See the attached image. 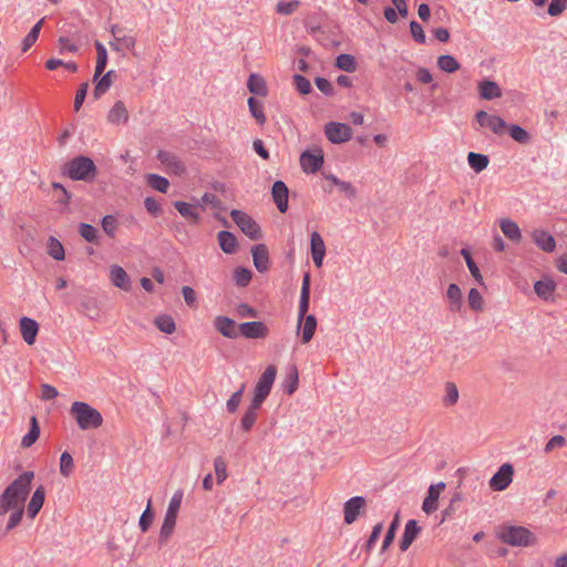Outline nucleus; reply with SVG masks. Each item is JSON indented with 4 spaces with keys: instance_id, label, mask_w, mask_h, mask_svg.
Listing matches in <instances>:
<instances>
[{
    "instance_id": "obj_1",
    "label": "nucleus",
    "mask_w": 567,
    "mask_h": 567,
    "mask_svg": "<svg viewBox=\"0 0 567 567\" xmlns=\"http://www.w3.org/2000/svg\"><path fill=\"white\" fill-rule=\"evenodd\" d=\"M276 367L270 364L259 377L254 388L252 400L240 420V427L244 432H249L255 425L258 416V411L260 410L265 400L270 394L271 388L276 379Z\"/></svg>"
},
{
    "instance_id": "obj_2",
    "label": "nucleus",
    "mask_w": 567,
    "mask_h": 567,
    "mask_svg": "<svg viewBox=\"0 0 567 567\" xmlns=\"http://www.w3.org/2000/svg\"><path fill=\"white\" fill-rule=\"evenodd\" d=\"M33 478V471L23 472L4 488L0 496V516L10 508L24 507Z\"/></svg>"
},
{
    "instance_id": "obj_3",
    "label": "nucleus",
    "mask_w": 567,
    "mask_h": 567,
    "mask_svg": "<svg viewBox=\"0 0 567 567\" xmlns=\"http://www.w3.org/2000/svg\"><path fill=\"white\" fill-rule=\"evenodd\" d=\"M70 414L82 431L95 430L103 424V416L100 411L86 402H73L70 408Z\"/></svg>"
},
{
    "instance_id": "obj_4",
    "label": "nucleus",
    "mask_w": 567,
    "mask_h": 567,
    "mask_svg": "<svg viewBox=\"0 0 567 567\" xmlns=\"http://www.w3.org/2000/svg\"><path fill=\"white\" fill-rule=\"evenodd\" d=\"M62 172L72 181L92 182L97 175V167L90 157L79 155L66 162Z\"/></svg>"
},
{
    "instance_id": "obj_5",
    "label": "nucleus",
    "mask_w": 567,
    "mask_h": 567,
    "mask_svg": "<svg viewBox=\"0 0 567 567\" xmlns=\"http://www.w3.org/2000/svg\"><path fill=\"white\" fill-rule=\"evenodd\" d=\"M497 537L509 546L528 547L536 543V536L524 526L502 525L498 528Z\"/></svg>"
},
{
    "instance_id": "obj_6",
    "label": "nucleus",
    "mask_w": 567,
    "mask_h": 567,
    "mask_svg": "<svg viewBox=\"0 0 567 567\" xmlns=\"http://www.w3.org/2000/svg\"><path fill=\"white\" fill-rule=\"evenodd\" d=\"M183 495V491H176L168 503V507L158 537L159 544L162 545L167 543L168 538L174 532L177 519V513L182 504Z\"/></svg>"
},
{
    "instance_id": "obj_7",
    "label": "nucleus",
    "mask_w": 567,
    "mask_h": 567,
    "mask_svg": "<svg viewBox=\"0 0 567 567\" xmlns=\"http://www.w3.org/2000/svg\"><path fill=\"white\" fill-rule=\"evenodd\" d=\"M233 221L240 228V230L252 240L261 238L259 225L245 212L233 209L230 212Z\"/></svg>"
},
{
    "instance_id": "obj_8",
    "label": "nucleus",
    "mask_w": 567,
    "mask_h": 567,
    "mask_svg": "<svg viewBox=\"0 0 567 567\" xmlns=\"http://www.w3.org/2000/svg\"><path fill=\"white\" fill-rule=\"evenodd\" d=\"M324 134L331 143L341 144L352 137V130L348 124L329 122L324 125Z\"/></svg>"
},
{
    "instance_id": "obj_9",
    "label": "nucleus",
    "mask_w": 567,
    "mask_h": 567,
    "mask_svg": "<svg viewBox=\"0 0 567 567\" xmlns=\"http://www.w3.org/2000/svg\"><path fill=\"white\" fill-rule=\"evenodd\" d=\"M475 120L481 127H488L494 134L503 135L506 131V122L497 115H491L485 111H478Z\"/></svg>"
},
{
    "instance_id": "obj_10",
    "label": "nucleus",
    "mask_w": 567,
    "mask_h": 567,
    "mask_svg": "<svg viewBox=\"0 0 567 567\" xmlns=\"http://www.w3.org/2000/svg\"><path fill=\"white\" fill-rule=\"evenodd\" d=\"M514 468L511 464H503L489 480V486L493 491H504L513 481Z\"/></svg>"
},
{
    "instance_id": "obj_11",
    "label": "nucleus",
    "mask_w": 567,
    "mask_h": 567,
    "mask_svg": "<svg viewBox=\"0 0 567 567\" xmlns=\"http://www.w3.org/2000/svg\"><path fill=\"white\" fill-rule=\"evenodd\" d=\"M269 333L268 327L261 321H248L238 326V336L247 339H262Z\"/></svg>"
},
{
    "instance_id": "obj_12",
    "label": "nucleus",
    "mask_w": 567,
    "mask_h": 567,
    "mask_svg": "<svg viewBox=\"0 0 567 567\" xmlns=\"http://www.w3.org/2000/svg\"><path fill=\"white\" fill-rule=\"evenodd\" d=\"M323 165V154L320 150L315 153L305 151L300 155V166L307 174L317 173Z\"/></svg>"
},
{
    "instance_id": "obj_13",
    "label": "nucleus",
    "mask_w": 567,
    "mask_h": 567,
    "mask_svg": "<svg viewBox=\"0 0 567 567\" xmlns=\"http://www.w3.org/2000/svg\"><path fill=\"white\" fill-rule=\"evenodd\" d=\"M156 157L165 167L167 173L175 174L177 176H181L185 173V165L174 153L159 151Z\"/></svg>"
},
{
    "instance_id": "obj_14",
    "label": "nucleus",
    "mask_w": 567,
    "mask_h": 567,
    "mask_svg": "<svg viewBox=\"0 0 567 567\" xmlns=\"http://www.w3.org/2000/svg\"><path fill=\"white\" fill-rule=\"evenodd\" d=\"M310 282L311 277L309 272H305L302 277L301 291H300V300L298 307V329L302 323V320L309 310V301H310Z\"/></svg>"
},
{
    "instance_id": "obj_15",
    "label": "nucleus",
    "mask_w": 567,
    "mask_h": 567,
    "mask_svg": "<svg viewBox=\"0 0 567 567\" xmlns=\"http://www.w3.org/2000/svg\"><path fill=\"white\" fill-rule=\"evenodd\" d=\"M365 506V499L362 496H353L344 503V523L352 524L357 520L361 509Z\"/></svg>"
},
{
    "instance_id": "obj_16",
    "label": "nucleus",
    "mask_w": 567,
    "mask_h": 567,
    "mask_svg": "<svg viewBox=\"0 0 567 567\" xmlns=\"http://www.w3.org/2000/svg\"><path fill=\"white\" fill-rule=\"evenodd\" d=\"M214 328L226 338H238V327H236V323L233 319L226 316H217L214 319Z\"/></svg>"
},
{
    "instance_id": "obj_17",
    "label": "nucleus",
    "mask_w": 567,
    "mask_h": 567,
    "mask_svg": "<svg viewBox=\"0 0 567 567\" xmlns=\"http://www.w3.org/2000/svg\"><path fill=\"white\" fill-rule=\"evenodd\" d=\"M271 195L274 202L280 213H286L288 209L289 190L282 181H276L272 185Z\"/></svg>"
},
{
    "instance_id": "obj_18",
    "label": "nucleus",
    "mask_w": 567,
    "mask_h": 567,
    "mask_svg": "<svg viewBox=\"0 0 567 567\" xmlns=\"http://www.w3.org/2000/svg\"><path fill=\"white\" fill-rule=\"evenodd\" d=\"M532 239L545 252H553L556 248L555 238L544 229H534L532 231Z\"/></svg>"
},
{
    "instance_id": "obj_19",
    "label": "nucleus",
    "mask_w": 567,
    "mask_h": 567,
    "mask_svg": "<svg viewBox=\"0 0 567 567\" xmlns=\"http://www.w3.org/2000/svg\"><path fill=\"white\" fill-rule=\"evenodd\" d=\"M252 260L259 272H266L269 269V252L264 244H258L251 249Z\"/></svg>"
},
{
    "instance_id": "obj_20",
    "label": "nucleus",
    "mask_w": 567,
    "mask_h": 567,
    "mask_svg": "<svg viewBox=\"0 0 567 567\" xmlns=\"http://www.w3.org/2000/svg\"><path fill=\"white\" fill-rule=\"evenodd\" d=\"M110 280L115 287L124 291H128L131 289L130 277L121 266L112 265L110 267Z\"/></svg>"
},
{
    "instance_id": "obj_21",
    "label": "nucleus",
    "mask_w": 567,
    "mask_h": 567,
    "mask_svg": "<svg viewBox=\"0 0 567 567\" xmlns=\"http://www.w3.org/2000/svg\"><path fill=\"white\" fill-rule=\"evenodd\" d=\"M20 331L24 342L29 346H32L39 331V324L31 318L22 317L20 319Z\"/></svg>"
},
{
    "instance_id": "obj_22",
    "label": "nucleus",
    "mask_w": 567,
    "mask_h": 567,
    "mask_svg": "<svg viewBox=\"0 0 567 567\" xmlns=\"http://www.w3.org/2000/svg\"><path fill=\"white\" fill-rule=\"evenodd\" d=\"M45 499V488L43 485H40L33 492L31 499L27 506V515L29 518L33 519L40 509L42 508Z\"/></svg>"
},
{
    "instance_id": "obj_23",
    "label": "nucleus",
    "mask_w": 567,
    "mask_h": 567,
    "mask_svg": "<svg viewBox=\"0 0 567 567\" xmlns=\"http://www.w3.org/2000/svg\"><path fill=\"white\" fill-rule=\"evenodd\" d=\"M445 488V483L440 482L436 485H431L429 487L427 496L425 497L422 509L426 514H431L437 509V499L440 496V492Z\"/></svg>"
},
{
    "instance_id": "obj_24",
    "label": "nucleus",
    "mask_w": 567,
    "mask_h": 567,
    "mask_svg": "<svg viewBox=\"0 0 567 567\" xmlns=\"http://www.w3.org/2000/svg\"><path fill=\"white\" fill-rule=\"evenodd\" d=\"M421 528L415 519H410L405 524L403 535L400 540V549L405 551L412 545L420 533Z\"/></svg>"
},
{
    "instance_id": "obj_25",
    "label": "nucleus",
    "mask_w": 567,
    "mask_h": 567,
    "mask_svg": "<svg viewBox=\"0 0 567 567\" xmlns=\"http://www.w3.org/2000/svg\"><path fill=\"white\" fill-rule=\"evenodd\" d=\"M499 227L504 236L513 243H519L522 239V231L518 224L509 218L499 220Z\"/></svg>"
},
{
    "instance_id": "obj_26",
    "label": "nucleus",
    "mask_w": 567,
    "mask_h": 567,
    "mask_svg": "<svg viewBox=\"0 0 567 567\" xmlns=\"http://www.w3.org/2000/svg\"><path fill=\"white\" fill-rule=\"evenodd\" d=\"M446 298L449 300L450 311L457 312L461 310L463 305L462 291L456 284L449 285L446 290Z\"/></svg>"
},
{
    "instance_id": "obj_27",
    "label": "nucleus",
    "mask_w": 567,
    "mask_h": 567,
    "mask_svg": "<svg viewBox=\"0 0 567 567\" xmlns=\"http://www.w3.org/2000/svg\"><path fill=\"white\" fill-rule=\"evenodd\" d=\"M480 96L484 100H493L502 96V90L494 81L484 80L478 85Z\"/></svg>"
},
{
    "instance_id": "obj_28",
    "label": "nucleus",
    "mask_w": 567,
    "mask_h": 567,
    "mask_svg": "<svg viewBox=\"0 0 567 567\" xmlns=\"http://www.w3.org/2000/svg\"><path fill=\"white\" fill-rule=\"evenodd\" d=\"M94 48L96 50V65L93 75V81H96L97 78L104 72L107 63V51L105 47L100 42L95 41Z\"/></svg>"
},
{
    "instance_id": "obj_29",
    "label": "nucleus",
    "mask_w": 567,
    "mask_h": 567,
    "mask_svg": "<svg viewBox=\"0 0 567 567\" xmlns=\"http://www.w3.org/2000/svg\"><path fill=\"white\" fill-rule=\"evenodd\" d=\"M247 87L250 93L259 95V96H266L268 94V89L266 81L262 76L251 73L247 81Z\"/></svg>"
},
{
    "instance_id": "obj_30",
    "label": "nucleus",
    "mask_w": 567,
    "mask_h": 567,
    "mask_svg": "<svg viewBox=\"0 0 567 567\" xmlns=\"http://www.w3.org/2000/svg\"><path fill=\"white\" fill-rule=\"evenodd\" d=\"M301 328V342L303 344L310 342L317 329V319L313 315H308L303 318Z\"/></svg>"
},
{
    "instance_id": "obj_31",
    "label": "nucleus",
    "mask_w": 567,
    "mask_h": 567,
    "mask_svg": "<svg viewBox=\"0 0 567 567\" xmlns=\"http://www.w3.org/2000/svg\"><path fill=\"white\" fill-rule=\"evenodd\" d=\"M220 249L226 254H234L237 248V239L230 231L220 230L217 235Z\"/></svg>"
},
{
    "instance_id": "obj_32",
    "label": "nucleus",
    "mask_w": 567,
    "mask_h": 567,
    "mask_svg": "<svg viewBox=\"0 0 567 567\" xmlns=\"http://www.w3.org/2000/svg\"><path fill=\"white\" fill-rule=\"evenodd\" d=\"M174 207L176 210L190 223L197 224L200 219L199 214L196 210V207L186 202H175Z\"/></svg>"
},
{
    "instance_id": "obj_33",
    "label": "nucleus",
    "mask_w": 567,
    "mask_h": 567,
    "mask_svg": "<svg viewBox=\"0 0 567 567\" xmlns=\"http://www.w3.org/2000/svg\"><path fill=\"white\" fill-rule=\"evenodd\" d=\"M555 289H556L555 281L549 278L538 280L534 285V290H535L536 295L544 300L550 299Z\"/></svg>"
},
{
    "instance_id": "obj_34",
    "label": "nucleus",
    "mask_w": 567,
    "mask_h": 567,
    "mask_svg": "<svg viewBox=\"0 0 567 567\" xmlns=\"http://www.w3.org/2000/svg\"><path fill=\"white\" fill-rule=\"evenodd\" d=\"M128 118V112L122 101L115 102L109 112L107 120L112 124L125 123Z\"/></svg>"
},
{
    "instance_id": "obj_35",
    "label": "nucleus",
    "mask_w": 567,
    "mask_h": 567,
    "mask_svg": "<svg viewBox=\"0 0 567 567\" xmlns=\"http://www.w3.org/2000/svg\"><path fill=\"white\" fill-rule=\"evenodd\" d=\"M40 436V426L38 424L37 417L33 415L30 420V429L29 432L22 437L21 446L28 449L32 446Z\"/></svg>"
},
{
    "instance_id": "obj_36",
    "label": "nucleus",
    "mask_w": 567,
    "mask_h": 567,
    "mask_svg": "<svg viewBox=\"0 0 567 567\" xmlns=\"http://www.w3.org/2000/svg\"><path fill=\"white\" fill-rule=\"evenodd\" d=\"M135 38L131 35L116 37L113 41H110V48L115 52H123L124 49L132 51L135 47Z\"/></svg>"
},
{
    "instance_id": "obj_37",
    "label": "nucleus",
    "mask_w": 567,
    "mask_h": 567,
    "mask_svg": "<svg viewBox=\"0 0 567 567\" xmlns=\"http://www.w3.org/2000/svg\"><path fill=\"white\" fill-rule=\"evenodd\" d=\"M467 162H468L470 167L476 173H481L489 164V159H488L487 155L474 153V152L468 153Z\"/></svg>"
},
{
    "instance_id": "obj_38",
    "label": "nucleus",
    "mask_w": 567,
    "mask_h": 567,
    "mask_svg": "<svg viewBox=\"0 0 567 567\" xmlns=\"http://www.w3.org/2000/svg\"><path fill=\"white\" fill-rule=\"evenodd\" d=\"M44 18L40 19L29 31V33L22 40V52H27L38 40Z\"/></svg>"
},
{
    "instance_id": "obj_39",
    "label": "nucleus",
    "mask_w": 567,
    "mask_h": 567,
    "mask_svg": "<svg viewBox=\"0 0 567 567\" xmlns=\"http://www.w3.org/2000/svg\"><path fill=\"white\" fill-rule=\"evenodd\" d=\"M298 383H299L298 370L293 365L287 373L285 381L282 383L284 391L289 395L293 394L298 389Z\"/></svg>"
},
{
    "instance_id": "obj_40",
    "label": "nucleus",
    "mask_w": 567,
    "mask_h": 567,
    "mask_svg": "<svg viewBox=\"0 0 567 567\" xmlns=\"http://www.w3.org/2000/svg\"><path fill=\"white\" fill-rule=\"evenodd\" d=\"M461 256L464 258L466 266L471 272V275L474 277V279L480 284L484 285L483 277L481 275L480 268L475 264V261L472 258V254L468 249L463 248L461 250Z\"/></svg>"
},
{
    "instance_id": "obj_41",
    "label": "nucleus",
    "mask_w": 567,
    "mask_h": 567,
    "mask_svg": "<svg viewBox=\"0 0 567 567\" xmlns=\"http://www.w3.org/2000/svg\"><path fill=\"white\" fill-rule=\"evenodd\" d=\"M154 324L159 331H162L166 334H172L176 330L175 321L168 315H162V316L156 317L154 319Z\"/></svg>"
},
{
    "instance_id": "obj_42",
    "label": "nucleus",
    "mask_w": 567,
    "mask_h": 567,
    "mask_svg": "<svg viewBox=\"0 0 567 567\" xmlns=\"http://www.w3.org/2000/svg\"><path fill=\"white\" fill-rule=\"evenodd\" d=\"M437 66L440 70L447 72V73H453L461 68L457 60L453 55H450V54L440 55L437 59Z\"/></svg>"
},
{
    "instance_id": "obj_43",
    "label": "nucleus",
    "mask_w": 567,
    "mask_h": 567,
    "mask_svg": "<svg viewBox=\"0 0 567 567\" xmlns=\"http://www.w3.org/2000/svg\"><path fill=\"white\" fill-rule=\"evenodd\" d=\"M336 66L346 72H354L357 70V62L353 55L342 53L337 56Z\"/></svg>"
},
{
    "instance_id": "obj_44",
    "label": "nucleus",
    "mask_w": 567,
    "mask_h": 567,
    "mask_svg": "<svg viewBox=\"0 0 567 567\" xmlns=\"http://www.w3.org/2000/svg\"><path fill=\"white\" fill-rule=\"evenodd\" d=\"M248 106L251 116L256 120V122L260 125L265 124L266 115L262 111V103L255 97L248 99Z\"/></svg>"
},
{
    "instance_id": "obj_45",
    "label": "nucleus",
    "mask_w": 567,
    "mask_h": 567,
    "mask_svg": "<svg viewBox=\"0 0 567 567\" xmlns=\"http://www.w3.org/2000/svg\"><path fill=\"white\" fill-rule=\"evenodd\" d=\"M444 390L443 404L445 406L455 405L460 398L456 384L454 382H447L445 383Z\"/></svg>"
},
{
    "instance_id": "obj_46",
    "label": "nucleus",
    "mask_w": 567,
    "mask_h": 567,
    "mask_svg": "<svg viewBox=\"0 0 567 567\" xmlns=\"http://www.w3.org/2000/svg\"><path fill=\"white\" fill-rule=\"evenodd\" d=\"M48 254L55 260H63L65 257L63 245L55 237L49 238Z\"/></svg>"
},
{
    "instance_id": "obj_47",
    "label": "nucleus",
    "mask_w": 567,
    "mask_h": 567,
    "mask_svg": "<svg viewBox=\"0 0 567 567\" xmlns=\"http://www.w3.org/2000/svg\"><path fill=\"white\" fill-rule=\"evenodd\" d=\"M148 185L161 193H166L169 187V182L167 178L159 176L157 174H148L146 176Z\"/></svg>"
},
{
    "instance_id": "obj_48",
    "label": "nucleus",
    "mask_w": 567,
    "mask_h": 567,
    "mask_svg": "<svg viewBox=\"0 0 567 567\" xmlns=\"http://www.w3.org/2000/svg\"><path fill=\"white\" fill-rule=\"evenodd\" d=\"M508 130V134L511 137L522 144H526L529 142V134L526 130L517 124H511L506 127Z\"/></svg>"
},
{
    "instance_id": "obj_49",
    "label": "nucleus",
    "mask_w": 567,
    "mask_h": 567,
    "mask_svg": "<svg viewBox=\"0 0 567 567\" xmlns=\"http://www.w3.org/2000/svg\"><path fill=\"white\" fill-rule=\"evenodd\" d=\"M114 71L113 70H110L107 71L100 80L99 82L95 84V87H94V96L96 99H99L102 94H104L111 86L112 84V75H113Z\"/></svg>"
},
{
    "instance_id": "obj_50",
    "label": "nucleus",
    "mask_w": 567,
    "mask_h": 567,
    "mask_svg": "<svg viewBox=\"0 0 567 567\" xmlns=\"http://www.w3.org/2000/svg\"><path fill=\"white\" fill-rule=\"evenodd\" d=\"M252 274L248 268L237 267L234 270V280L238 287H247L251 281Z\"/></svg>"
},
{
    "instance_id": "obj_51",
    "label": "nucleus",
    "mask_w": 567,
    "mask_h": 567,
    "mask_svg": "<svg viewBox=\"0 0 567 567\" xmlns=\"http://www.w3.org/2000/svg\"><path fill=\"white\" fill-rule=\"evenodd\" d=\"M74 468L73 457L69 452H63L60 456V473L64 477H69Z\"/></svg>"
},
{
    "instance_id": "obj_52",
    "label": "nucleus",
    "mask_w": 567,
    "mask_h": 567,
    "mask_svg": "<svg viewBox=\"0 0 567 567\" xmlns=\"http://www.w3.org/2000/svg\"><path fill=\"white\" fill-rule=\"evenodd\" d=\"M311 255H326V245L318 231L311 233L310 236Z\"/></svg>"
},
{
    "instance_id": "obj_53",
    "label": "nucleus",
    "mask_w": 567,
    "mask_h": 567,
    "mask_svg": "<svg viewBox=\"0 0 567 567\" xmlns=\"http://www.w3.org/2000/svg\"><path fill=\"white\" fill-rule=\"evenodd\" d=\"M153 518H154V515L152 513V499L150 498L147 501L146 508L142 513V515L140 517V522H138L140 528L143 533H146L150 529V527L153 523Z\"/></svg>"
},
{
    "instance_id": "obj_54",
    "label": "nucleus",
    "mask_w": 567,
    "mask_h": 567,
    "mask_svg": "<svg viewBox=\"0 0 567 567\" xmlns=\"http://www.w3.org/2000/svg\"><path fill=\"white\" fill-rule=\"evenodd\" d=\"M80 235L89 243L99 244L97 229L90 224L81 223L79 225Z\"/></svg>"
},
{
    "instance_id": "obj_55",
    "label": "nucleus",
    "mask_w": 567,
    "mask_h": 567,
    "mask_svg": "<svg viewBox=\"0 0 567 567\" xmlns=\"http://www.w3.org/2000/svg\"><path fill=\"white\" fill-rule=\"evenodd\" d=\"M468 306L474 311H482L484 308V300L481 292L476 288H472L468 292Z\"/></svg>"
},
{
    "instance_id": "obj_56",
    "label": "nucleus",
    "mask_w": 567,
    "mask_h": 567,
    "mask_svg": "<svg viewBox=\"0 0 567 567\" xmlns=\"http://www.w3.org/2000/svg\"><path fill=\"white\" fill-rule=\"evenodd\" d=\"M214 468L217 484H221L227 478V463L221 456H217L214 461Z\"/></svg>"
},
{
    "instance_id": "obj_57",
    "label": "nucleus",
    "mask_w": 567,
    "mask_h": 567,
    "mask_svg": "<svg viewBox=\"0 0 567 567\" xmlns=\"http://www.w3.org/2000/svg\"><path fill=\"white\" fill-rule=\"evenodd\" d=\"M398 526H399V514L395 515L393 522L391 523L390 527L386 530L385 537L382 543V548H381L382 551H385L388 549V547L392 544V542L395 537Z\"/></svg>"
},
{
    "instance_id": "obj_58",
    "label": "nucleus",
    "mask_w": 567,
    "mask_h": 567,
    "mask_svg": "<svg viewBox=\"0 0 567 567\" xmlns=\"http://www.w3.org/2000/svg\"><path fill=\"white\" fill-rule=\"evenodd\" d=\"M299 6H300V2L298 0H292L289 2L280 0L276 4V11L279 14L289 16V14L293 13L298 9Z\"/></svg>"
},
{
    "instance_id": "obj_59",
    "label": "nucleus",
    "mask_w": 567,
    "mask_h": 567,
    "mask_svg": "<svg viewBox=\"0 0 567 567\" xmlns=\"http://www.w3.org/2000/svg\"><path fill=\"white\" fill-rule=\"evenodd\" d=\"M10 511H12V513L10 514V517H9V520H8V524L6 527L7 532L13 529L14 527H17L20 524L23 513H24V507L10 508Z\"/></svg>"
},
{
    "instance_id": "obj_60",
    "label": "nucleus",
    "mask_w": 567,
    "mask_h": 567,
    "mask_svg": "<svg viewBox=\"0 0 567 567\" xmlns=\"http://www.w3.org/2000/svg\"><path fill=\"white\" fill-rule=\"evenodd\" d=\"M293 83L296 85V89L300 94H309L311 92V83L308 79H306L303 75L295 74L293 75Z\"/></svg>"
},
{
    "instance_id": "obj_61",
    "label": "nucleus",
    "mask_w": 567,
    "mask_h": 567,
    "mask_svg": "<svg viewBox=\"0 0 567 567\" xmlns=\"http://www.w3.org/2000/svg\"><path fill=\"white\" fill-rule=\"evenodd\" d=\"M117 227L116 218L112 215H106L102 218V228L110 237H114Z\"/></svg>"
},
{
    "instance_id": "obj_62",
    "label": "nucleus",
    "mask_w": 567,
    "mask_h": 567,
    "mask_svg": "<svg viewBox=\"0 0 567 567\" xmlns=\"http://www.w3.org/2000/svg\"><path fill=\"white\" fill-rule=\"evenodd\" d=\"M567 8V0H551L548 7V14L551 17L560 16Z\"/></svg>"
},
{
    "instance_id": "obj_63",
    "label": "nucleus",
    "mask_w": 567,
    "mask_h": 567,
    "mask_svg": "<svg viewBox=\"0 0 567 567\" xmlns=\"http://www.w3.org/2000/svg\"><path fill=\"white\" fill-rule=\"evenodd\" d=\"M410 30H411V34L413 37V39L417 42V43H425V33L423 31V28L420 23H417L416 21H411L410 23Z\"/></svg>"
},
{
    "instance_id": "obj_64",
    "label": "nucleus",
    "mask_w": 567,
    "mask_h": 567,
    "mask_svg": "<svg viewBox=\"0 0 567 567\" xmlns=\"http://www.w3.org/2000/svg\"><path fill=\"white\" fill-rule=\"evenodd\" d=\"M237 315L241 318H257L258 311L247 303H239L236 308Z\"/></svg>"
}]
</instances>
